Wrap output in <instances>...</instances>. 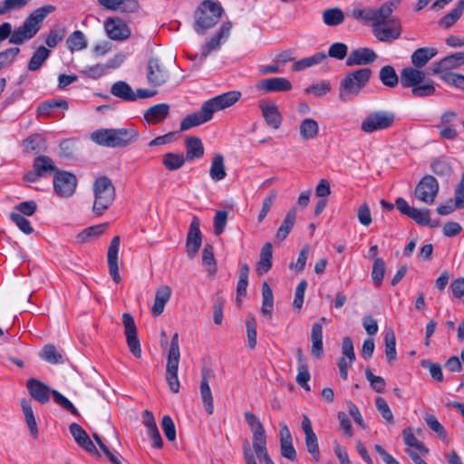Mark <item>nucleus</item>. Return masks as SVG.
Here are the masks:
<instances>
[{"label": "nucleus", "instance_id": "nucleus-13", "mask_svg": "<svg viewBox=\"0 0 464 464\" xmlns=\"http://www.w3.org/2000/svg\"><path fill=\"white\" fill-rule=\"evenodd\" d=\"M395 207L401 215H404L418 225L429 226L430 222V210L427 208L419 209L411 207L403 198H398L395 200Z\"/></svg>", "mask_w": 464, "mask_h": 464}, {"label": "nucleus", "instance_id": "nucleus-23", "mask_svg": "<svg viewBox=\"0 0 464 464\" xmlns=\"http://www.w3.org/2000/svg\"><path fill=\"white\" fill-rule=\"evenodd\" d=\"M460 65H464V52H458L450 54L436 63L433 65L432 73L442 72V71H450Z\"/></svg>", "mask_w": 464, "mask_h": 464}, {"label": "nucleus", "instance_id": "nucleus-62", "mask_svg": "<svg viewBox=\"0 0 464 464\" xmlns=\"http://www.w3.org/2000/svg\"><path fill=\"white\" fill-rule=\"evenodd\" d=\"M52 394H53L54 401L59 406H61L64 410L70 411L72 414H73L75 416H79L78 410L74 407V405L66 397H64L62 393H60L59 392H57L55 390L52 391Z\"/></svg>", "mask_w": 464, "mask_h": 464}, {"label": "nucleus", "instance_id": "nucleus-44", "mask_svg": "<svg viewBox=\"0 0 464 464\" xmlns=\"http://www.w3.org/2000/svg\"><path fill=\"white\" fill-rule=\"evenodd\" d=\"M226 175L224 158L222 155H216L211 162L209 176L213 181H219L223 179Z\"/></svg>", "mask_w": 464, "mask_h": 464}, {"label": "nucleus", "instance_id": "nucleus-8", "mask_svg": "<svg viewBox=\"0 0 464 464\" xmlns=\"http://www.w3.org/2000/svg\"><path fill=\"white\" fill-rule=\"evenodd\" d=\"M395 115L390 111H375L362 121L361 130L366 133L387 130L393 125Z\"/></svg>", "mask_w": 464, "mask_h": 464}, {"label": "nucleus", "instance_id": "nucleus-11", "mask_svg": "<svg viewBox=\"0 0 464 464\" xmlns=\"http://www.w3.org/2000/svg\"><path fill=\"white\" fill-rule=\"evenodd\" d=\"M169 72L165 65L156 57H151L147 64V81L150 85L159 87L168 82Z\"/></svg>", "mask_w": 464, "mask_h": 464}, {"label": "nucleus", "instance_id": "nucleus-2", "mask_svg": "<svg viewBox=\"0 0 464 464\" xmlns=\"http://www.w3.org/2000/svg\"><path fill=\"white\" fill-rule=\"evenodd\" d=\"M139 132L133 127L120 129H100L92 133L96 144L108 148H123L138 140Z\"/></svg>", "mask_w": 464, "mask_h": 464}, {"label": "nucleus", "instance_id": "nucleus-6", "mask_svg": "<svg viewBox=\"0 0 464 464\" xmlns=\"http://www.w3.org/2000/svg\"><path fill=\"white\" fill-rule=\"evenodd\" d=\"M94 203L92 211L96 216H101L112 204L115 199V188L111 180L102 176L93 183Z\"/></svg>", "mask_w": 464, "mask_h": 464}, {"label": "nucleus", "instance_id": "nucleus-55", "mask_svg": "<svg viewBox=\"0 0 464 464\" xmlns=\"http://www.w3.org/2000/svg\"><path fill=\"white\" fill-rule=\"evenodd\" d=\"M276 198H277V192L273 189L264 198L263 203H262V208L257 216V222L259 224L262 223L264 221V219L266 218L267 213L269 212L272 206L274 205Z\"/></svg>", "mask_w": 464, "mask_h": 464}, {"label": "nucleus", "instance_id": "nucleus-21", "mask_svg": "<svg viewBox=\"0 0 464 464\" xmlns=\"http://www.w3.org/2000/svg\"><path fill=\"white\" fill-rule=\"evenodd\" d=\"M30 395L42 404L49 401L52 391L46 384L36 380L29 379L26 385Z\"/></svg>", "mask_w": 464, "mask_h": 464}, {"label": "nucleus", "instance_id": "nucleus-31", "mask_svg": "<svg viewBox=\"0 0 464 464\" xmlns=\"http://www.w3.org/2000/svg\"><path fill=\"white\" fill-rule=\"evenodd\" d=\"M210 120L211 118L204 110L203 106H201L198 111L189 114L183 119L180 123V130H189L192 127L201 125Z\"/></svg>", "mask_w": 464, "mask_h": 464}, {"label": "nucleus", "instance_id": "nucleus-34", "mask_svg": "<svg viewBox=\"0 0 464 464\" xmlns=\"http://www.w3.org/2000/svg\"><path fill=\"white\" fill-rule=\"evenodd\" d=\"M111 93L126 102H135L134 91L129 83L124 81L114 82L111 88Z\"/></svg>", "mask_w": 464, "mask_h": 464}, {"label": "nucleus", "instance_id": "nucleus-61", "mask_svg": "<svg viewBox=\"0 0 464 464\" xmlns=\"http://www.w3.org/2000/svg\"><path fill=\"white\" fill-rule=\"evenodd\" d=\"M375 406L378 411L381 413L382 417L391 424L394 423L393 414L386 402V401L382 397H377L375 399Z\"/></svg>", "mask_w": 464, "mask_h": 464}, {"label": "nucleus", "instance_id": "nucleus-5", "mask_svg": "<svg viewBox=\"0 0 464 464\" xmlns=\"http://www.w3.org/2000/svg\"><path fill=\"white\" fill-rule=\"evenodd\" d=\"M223 14L219 3L213 0H204L194 12V30L198 34H204L209 28L215 26Z\"/></svg>", "mask_w": 464, "mask_h": 464}, {"label": "nucleus", "instance_id": "nucleus-20", "mask_svg": "<svg viewBox=\"0 0 464 464\" xmlns=\"http://www.w3.org/2000/svg\"><path fill=\"white\" fill-rule=\"evenodd\" d=\"M104 26L111 40H125L130 34L129 27L120 19L110 18L105 22Z\"/></svg>", "mask_w": 464, "mask_h": 464}, {"label": "nucleus", "instance_id": "nucleus-7", "mask_svg": "<svg viewBox=\"0 0 464 464\" xmlns=\"http://www.w3.org/2000/svg\"><path fill=\"white\" fill-rule=\"evenodd\" d=\"M398 2L388 1L382 4L379 8H363L353 10V16L356 19H361L368 22H372L374 24H386L392 12L397 8Z\"/></svg>", "mask_w": 464, "mask_h": 464}, {"label": "nucleus", "instance_id": "nucleus-60", "mask_svg": "<svg viewBox=\"0 0 464 464\" xmlns=\"http://www.w3.org/2000/svg\"><path fill=\"white\" fill-rule=\"evenodd\" d=\"M202 265L208 270L209 273L216 271L213 246L209 244H206L204 246L202 252Z\"/></svg>", "mask_w": 464, "mask_h": 464}, {"label": "nucleus", "instance_id": "nucleus-46", "mask_svg": "<svg viewBox=\"0 0 464 464\" xmlns=\"http://www.w3.org/2000/svg\"><path fill=\"white\" fill-rule=\"evenodd\" d=\"M40 357L45 362L53 364L63 362L62 353H59L55 346L53 344L44 345L40 353Z\"/></svg>", "mask_w": 464, "mask_h": 464}, {"label": "nucleus", "instance_id": "nucleus-57", "mask_svg": "<svg viewBox=\"0 0 464 464\" xmlns=\"http://www.w3.org/2000/svg\"><path fill=\"white\" fill-rule=\"evenodd\" d=\"M19 53V47H10L0 52V71L9 67Z\"/></svg>", "mask_w": 464, "mask_h": 464}, {"label": "nucleus", "instance_id": "nucleus-37", "mask_svg": "<svg viewBox=\"0 0 464 464\" xmlns=\"http://www.w3.org/2000/svg\"><path fill=\"white\" fill-rule=\"evenodd\" d=\"M262 298L261 314L264 316L270 317L274 308V295L272 289L266 282L262 284Z\"/></svg>", "mask_w": 464, "mask_h": 464}, {"label": "nucleus", "instance_id": "nucleus-43", "mask_svg": "<svg viewBox=\"0 0 464 464\" xmlns=\"http://www.w3.org/2000/svg\"><path fill=\"white\" fill-rule=\"evenodd\" d=\"M66 44L71 52L82 51L87 47V41L82 31H74L66 40Z\"/></svg>", "mask_w": 464, "mask_h": 464}, {"label": "nucleus", "instance_id": "nucleus-4", "mask_svg": "<svg viewBox=\"0 0 464 464\" xmlns=\"http://www.w3.org/2000/svg\"><path fill=\"white\" fill-rule=\"evenodd\" d=\"M372 73V71L367 67L346 73L339 84V100L343 102L354 100L369 82Z\"/></svg>", "mask_w": 464, "mask_h": 464}, {"label": "nucleus", "instance_id": "nucleus-27", "mask_svg": "<svg viewBox=\"0 0 464 464\" xmlns=\"http://www.w3.org/2000/svg\"><path fill=\"white\" fill-rule=\"evenodd\" d=\"M438 53V50L433 47H420L416 49L411 56V62L416 68L424 67Z\"/></svg>", "mask_w": 464, "mask_h": 464}, {"label": "nucleus", "instance_id": "nucleus-32", "mask_svg": "<svg viewBox=\"0 0 464 464\" xmlns=\"http://www.w3.org/2000/svg\"><path fill=\"white\" fill-rule=\"evenodd\" d=\"M179 363V360L167 359L166 380L170 391L174 393H177L179 390L178 379Z\"/></svg>", "mask_w": 464, "mask_h": 464}, {"label": "nucleus", "instance_id": "nucleus-36", "mask_svg": "<svg viewBox=\"0 0 464 464\" xmlns=\"http://www.w3.org/2000/svg\"><path fill=\"white\" fill-rule=\"evenodd\" d=\"M300 136L303 140H313L319 133L318 122L311 118L303 120L299 126Z\"/></svg>", "mask_w": 464, "mask_h": 464}, {"label": "nucleus", "instance_id": "nucleus-54", "mask_svg": "<svg viewBox=\"0 0 464 464\" xmlns=\"http://www.w3.org/2000/svg\"><path fill=\"white\" fill-rule=\"evenodd\" d=\"M424 420L428 427L433 430L440 440H447L446 430L433 414H426Z\"/></svg>", "mask_w": 464, "mask_h": 464}, {"label": "nucleus", "instance_id": "nucleus-18", "mask_svg": "<svg viewBox=\"0 0 464 464\" xmlns=\"http://www.w3.org/2000/svg\"><path fill=\"white\" fill-rule=\"evenodd\" d=\"M230 30V23H224L219 31L202 47L201 56L206 58L212 51L218 49L223 43L227 42Z\"/></svg>", "mask_w": 464, "mask_h": 464}, {"label": "nucleus", "instance_id": "nucleus-30", "mask_svg": "<svg viewBox=\"0 0 464 464\" xmlns=\"http://www.w3.org/2000/svg\"><path fill=\"white\" fill-rule=\"evenodd\" d=\"M273 246L271 243H266L260 251L256 271L259 275L267 273L272 267Z\"/></svg>", "mask_w": 464, "mask_h": 464}, {"label": "nucleus", "instance_id": "nucleus-52", "mask_svg": "<svg viewBox=\"0 0 464 464\" xmlns=\"http://www.w3.org/2000/svg\"><path fill=\"white\" fill-rule=\"evenodd\" d=\"M228 212L226 210H217L213 218V233L216 236L221 235L227 227Z\"/></svg>", "mask_w": 464, "mask_h": 464}, {"label": "nucleus", "instance_id": "nucleus-39", "mask_svg": "<svg viewBox=\"0 0 464 464\" xmlns=\"http://www.w3.org/2000/svg\"><path fill=\"white\" fill-rule=\"evenodd\" d=\"M432 172L440 177H450L452 172V166L445 157L434 159L430 163Z\"/></svg>", "mask_w": 464, "mask_h": 464}, {"label": "nucleus", "instance_id": "nucleus-41", "mask_svg": "<svg viewBox=\"0 0 464 464\" xmlns=\"http://www.w3.org/2000/svg\"><path fill=\"white\" fill-rule=\"evenodd\" d=\"M379 78L381 82L389 88H394L399 82V77L392 65L382 67L379 72Z\"/></svg>", "mask_w": 464, "mask_h": 464}, {"label": "nucleus", "instance_id": "nucleus-24", "mask_svg": "<svg viewBox=\"0 0 464 464\" xmlns=\"http://www.w3.org/2000/svg\"><path fill=\"white\" fill-rule=\"evenodd\" d=\"M266 123L273 130L281 126L283 118L275 103H261L259 105Z\"/></svg>", "mask_w": 464, "mask_h": 464}, {"label": "nucleus", "instance_id": "nucleus-22", "mask_svg": "<svg viewBox=\"0 0 464 464\" xmlns=\"http://www.w3.org/2000/svg\"><path fill=\"white\" fill-rule=\"evenodd\" d=\"M232 105V92L218 95L205 102L202 106L212 119L213 113Z\"/></svg>", "mask_w": 464, "mask_h": 464}, {"label": "nucleus", "instance_id": "nucleus-1", "mask_svg": "<svg viewBox=\"0 0 464 464\" xmlns=\"http://www.w3.org/2000/svg\"><path fill=\"white\" fill-rule=\"evenodd\" d=\"M53 5H45L37 8L24 21L23 24L13 31L12 24L8 22L0 24V42L8 39L9 44H22L32 39L39 31L44 18L54 10Z\"/></svg>", "mask_w": 464, "mask_h": 464}, {"label": "nucleus", "instance_id": "nucleus-38", "mask_svg": "<svg viewBox=\"0 0 464 464\" xmlns=\"http://www.w3.org/2000/svg\"><path fill=\"white\" fill-rule=\"evenodd\" d=\"M50 53L51 51L44 46L38 47L28 63V70L31 72L38 71L48 59Z\"/></svg>", "mask_w": 464, "mask_h": 464}, {"label": "nucleus", "instance_id": "nucleus-26", "mask_svg": "<svg viewBox=\"0 0 464 464\" xmlns=\"http://www.w3.org/2000/svg\"><path fill=\"white\" fill-rule=\"evenodd\" d=\"M171 294L172 290L167 285H162L157 288L154 304L151 307V313L154 316H159L163 313L166 304L171 297Z\"/></svg>", "mask_w": 464, "mask_h": 464}, {"label": "nucleus", "instance_id": "nucleus-53", "mask_svg": "<svg viewBox=\"0 0 464 464\" xmlns=\"http://www.w3.org/2000/svg\"><path fill=\"white\" fill-rule=\"evenodd\" d=\"M253 449L258 459L267 453L265 430L253 433Z\"/></svg>", "mask_w": 464, "mask_h": 464}, {"label": "nucleus", "instance_id": "nucleus-29", "mask_svg": "<svg viewBox=\"0 0 464 464\" xmlns=\"http://www.w3.org/2000/svg\"><path fill=\"white\" fill-rule=\"evenodd\" d=\"M296 212V208L294 207L285 215L276 234V238L278 241H284L291 232L295 223Z\"/></svg>", "mask_w": 464, "mask_h": 464}, {"label": "nucleus", "instance_id": "nucleus-17", "mask_svg": "<svg viewBox=\"0 0 464 464\" xmlns=\"http://www.w3.org/2000/svg\"><path fill=\"white\" fill-rule=\"evenodd\" d=\"M121 238L119 236H115L109 246L107 252V261L109 266L110 276L115 283L121 281V276L119 273L118 266V254L120 249Z\"/></svg>", "mask_w": 464, "mask_h": 464}, {"label": "nucleus", "instance_id": "nucleus-50", "mask_svg": "<svg viewBox=\"0 0 464 464\" xmlns=\"http://www.w3.org/2000/svg\"><path fill=\"white\" fill-rule=\"evenodd\" d=\"M440 78L446 83L450 84L460 90H464V75L452 72L450 71H442L439 72Z\"/></svg>", "mask_w": 464, "mask_h": 464}, {"label": "nucleus", "instance_id": "nucleus-9", "mask_svg": "<svg viewBox=\"0 0 464 464\" xmlns=\"http://www.w3.org/2000/svg\"><path fill=\"white\" fill-rule=\"evenodd\" d=\"M439 192V183L432 175H425L415 188V197L426 203L432 204Z\"/></svg>", "mask_w": 464, "mask_h": 464}, {"label": "nucleus", "instance_id": "nucleus-49", "mask_svg": "<svg viewBox=\"0 0 464 464\" xmlns=\"http://www.w3.org/2000/svg\"><path fill=\"white\" fill-rule=\"evenodd\" d=\"M34 169L43 177L54 170L53 161L46 156H39L34 161Z\"/></svg>", "mask_w": 464, "mask_h": 464}, {"label": "nucleus", "instance_id": "nucleus-35", "mask_svg": "<svg viewBox=\"0 0 464 464\" xmlns=\"http://www.w3.org/2000/svg\"><path fill=\"white\" fill-rule=\"evenodd\" d=\"M21 406L30 433L33 436V438L36 439L38 437L39 430L31 403L27 400H22Z\"/></svg>", "mask_w": 464, "mask_h": 464}, {"label": "nucleus", "instance_id": "nucleus-63", "mask_svg": "<svg viewBox=\"0 0 464 464\" xmlns=\"http://www.w3.org/2000/svg\"><path fill=\"white\" fill-rule=\"evenodd\" d=\"M462 15V12L455 6L449 14L444 15L439 22L440 27L450 28Z\"/></svg>", "mask_w": 464, "mask_h": 464}, {"label": "nucleus", "instance_id": "nucleus-51", "mask_svg": "<svg viewBox=\"0 0 464 464\" xmlns=\"http://www.w3.org/2000/svg\"><path fill=\"white\" fill-rule=\"evenodd\" d=\"M385 273V262L382 257H376L373 260L372 270V278L375 286H380L382 283Z\"/></svg>", "mask_w": 464, "mask_h": 464}, {"label": "nucleus", "instance_id": "nucleus-64", "mask_svg": "<svg viewBox=\"0 0 464 464\" xmlns=\"http://www.w3.org/2000/svg\"><path fill=\"white\" fill-rule=\"evenodd\" d=\"M331 91V84L329 82L322 81L307 87L304 92L305 93H311L315 97H321L325 95Z\"/></svg>", "mask_w": 464, "mask_h": 464}, {"label": "nucleus", "instance_id": "nucleus-48", "mask_svg": "<svg viewBox=\"0 0 464 464\" xmlns=\"http://www.w3.org/2000/svg\"><path fill=\"white\" fill-rule=\"evenodd\" d=\"M200 394L207 412L212 414L214 411L213 397L208 380L205 377H203L200 383Z\"/></svg>", "mask_w": 464, "mask_h": 464}, {"label": "nucleus", "instance_id": "nucleus-3", "mask_svg": "<svg viewBox=\"0 0 464 464\" xmlns=\"http://www.w3.org/2000/svg\"><path fill=\"white\" fill-rule=\"evenodd\" d=\"M401 84L404 88H411L413 97L425 98L435 93L434 82L431 79H425V72L420 68L405 67L400 73Z\"/></svg>", "mask_w": 464, "mask_h": 464}, {"label": "nucleus", "instance_id": "nucleus-25", "mask_svg": "<svg viewBox=\"0 0 464 464\" xmlns=\"http://www.w3.org/2000/svg\"><path fill=\"white\" fill-rule=\"evenodd\" d=\"M169 114V105L159 103L148 108L144 112V119L150 125H156L163 121Z\"/></svg>", "mask_w": 464, "mask_h": 464}, {"label": "nucleus", "instance_id": "nucleus-19", "mask_svg": "<svg viewBox=\"0 0 464 464\" xmlns=\"http://www.w3.org/2000/svg\"><path fill=\"white\" fill-rule=\"evenodd\" d=\"M256 87L265 92H289L292 89V83L286 78L275 77L259 81Z\"/></svg>", "mask_w": 464, "mask_h": 464}, {"label": "nucleus", "instance_id": "nucleus-15", "mask_svg": "<svg viewBox=\"0 0 464 464\" xmlns=\"http://www.w3.org/2000/svg\"><path fill=\"white\" fill-rule=\"evenodd\" d=\"M201 244L200 221L197 217H193L186 239V250L188 258L192 259L196 256Z\"/></svg>", "mask_w": 464, "mask_h": 464}, {"label": "nucleus", "instance_id": "nucleus-12", "mask_svg": "<svg viewBox=\"0 0 464 464\" xmlns=\"http://www.w3.org/2000/svg\"><path fill=\"white\" fill-rule=\"evenodd\" d=\"M75 175L67 171H57L53 177V188L56 194L62 198L71 197L76 189Z\"/></svg>", "mask_w": 464, "mask_h": 464}, {"label": "nucleus", "instance_id": "nucleus-56", "mask_svg": "<svg viewBox=\"0 0 464 464\" xmlns=\"http://www.w3.org/2000/svg\"><path fill=\"white\" fill-rule=\"evenodd\" d=\"M247 346L254 349L256 345V322L253 315H248L246 319Z\"/></svg>", "mask_w": 464, "mask_h": 464}, {"label": "nucleus", "instance_id": "nucleus-59", "mask_svg": "<svg viewBox=\"0 0 464 464\" xmlns=\"http://www.w3.org/2000/svg\"><path fill=\"white\" fill-rule=\"evenodd\" d=\"M305 446L307 451L312 455L314 460L318 462L320 460L321 455L317 437L314 432L305 435Z\"/></svg>", "mask_w": 464, "mask_h": 464}, {"label": "nucleus", "instance_id": "nucleus-47", "mask_svg": "<svg viewBox=\"0 0 464 464\" xmlns=\"http://www.w3.org/2000/svg\"><path fill=\"white\" fill-rule=\"evenodd\" d=\"M402 435H403L404 443L407 446L411 447V448H415L416 450H418L422 454H428L429 453V450L424 446V444L421 441H420L415 437V435L412 432V430L410 427L405 428L402 430Z\"/></svg>", "mask_w": 464, "mask_h": 464}, {"label": "nucleus", "instance_id": "nucleus-14", "mask_svg": "<svg viewBox=\"0 0 464 464\" xmlns=\"http://www.w3.org/2000/svg\"><path fill=\"white\" fill-rule=\"evenodd\" d=\"M122 324L128 347L135 357L140 358L141 356V349L133 317L130 314L124 313L122 314Z\"/></svg>", "mask_w": 464, "mask_h": 464}, {"label": "nucleus", "instance_id": "nucleus-10", "mask_svg": "<svg viewBox=\"0 0 464 464\" xmlns=\"http://www.w3.org/2000/svg\"><path fill=\"white\" fill-rule=\"evenodd\" d=\"M372 34L380 42H392L401 34V20L393 16L386 24H374Z\"/></svg>", "mask_w": 464, "mask_h": 464}, {"label": "nucleus", "instance_id": "nucleus-40", "mask_svg": "<svg viewBox=\"0 0 464 464\" xmlns=\"http://www.w3.org/2000/svg\"><path fill=\"white\" fill-rule=\"evenodd\" d=\"M323 21L328 26H337L344 21V14L341 8L333 7L323 12Z\"/></svg>", "mask_w": 464, "mask_h": 464}, {"label": "nucleus", "instance_id": "nucleus-33", "mask_svg": "<svg viewBox=\"0 0 464 464\" xmlns=\"http://www.w3.org/2000/svg\"><path fill=\"white\" fill-rule=\"evenodd\" d=\"M101 5L110 10L133 12L138 8L136 0H98Z\"/></svg>", "mask_w": 464, "mask_h": 464}, {"label": "nucleus", "instance_id": "nucleus-16", "mask_svg": "<svg viewBox=\"0 0 464 464\" xmlns=\"http://www.w3.org/2000/svg\"><path fill=\"white\" fill-rule=\"evenodd\" d=\"M377 58L376 53L368 47H360L353 50L345 62L347 66L367 65L373 63Z\"/></svg>", "mask_w": 464, "mask_h": 464}, {"label": "nucleus", "instance_id": "nucleus-45", "mask_svg": "<svg viewBox=\"0 0 464 464\" xmlns=\"http://www.w3.org/2000/svg\"><path fill=\"white\" fill-rule=\"evenodd\" d=\"M188 161L186 157L182 153H166L163 157V165L169 170H176L180 169L185 162Z\"/></svg>", "mask_w": 464, "mask_h": 464}, {"label": "nucleus", "instance_id": "nucleus-58", "mask_svg": "<svg viewBox=\"0 0 464 464\" xmlns=\"http://www.w3.org/2000/svg\"><path fill=\"white\" fill-rule=\"evenodd\" d=\"M365 377L373 391L378 393H382L384 392L386 382L382 377L374 375L370 368L365 370Z\"/></svg>", "mask_w": 464, "mask_h": 464}, {"label": "nucleus", "instance_id": "nucleus-42", "mask_svg": "<svg viewBox=\"0 0 464 464\" xmlns=\"http://www.w3.org/2000/svg\"><path fill=\"white\" fill-rule=\"evenodd\" d=\"M384 342L387 362L392 363L397 359L396 338L393 330L389 329L385 332Z\"/></svg>", "mask_w": 464, "mask_h": 464}, {"label": "nucleus", "instance_id": "nucleus-28", "mask_svg": "<svg viewBox=\"0 0 464 464\" xmlns=\"http://www.w3.org/2000/svg\"><path fill=\"white\" fill-rule=\"evenodd\" d=\"M186 159L192 161L203 157L204 146L201 140L198 137H188L185 140Z\"/></svg>", "mask_w": 464, "mask_h": 464}]
</instances>
